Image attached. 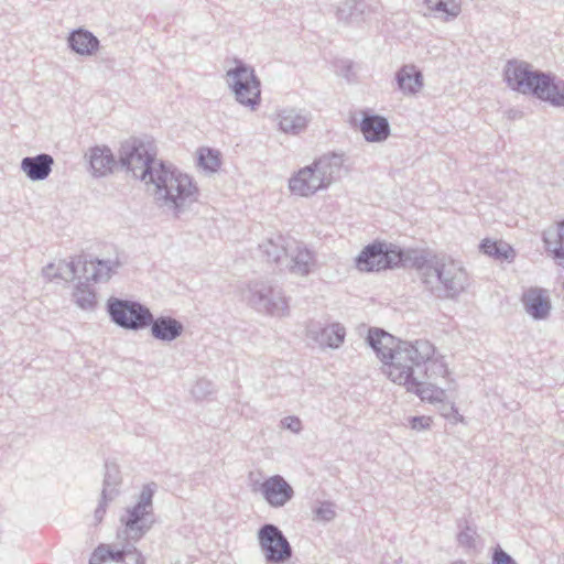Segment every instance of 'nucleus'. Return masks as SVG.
I'll return each mask as SVG.
<instances>
[{
	"mask_svg": "<svg viewBox=\"0 0 564 564\" xmlns=\"http://www.w3.org/2000/svg\"><path fill=\"white\" fill-rule=\"evenodd\" d=\"M367 341L383 362V372L395 384L420 388L425 377H445L448 373L442 360L433 359L435 348L427 340L401 341L376 328L369 330Z\"/></svg>",
	"mask_w": 564,
	"mask_h": 564,
	"instance_id": "f257e3e1",
	"label": "nucleus"
},
{
	"mask_svg": "<svg viewBox=\"0 0 564 564\" xmlns=\"http://www.w3.org/2000/svg\"><path fill=\"white\" fill-rule=\"evenodd\" d=\"M413 259L424 289L436 299L455 300L465 292L468 274L457 261L430 252Z\"/></svg>",
	"mask_w": 564,
	"mask_h": 564,
	"instance_id": "f03ea898",
	"label": "nucleus"
},
{
	"mask_svg": "<svg viewBox=\"0 0 564 564\" xmlns=\"http://www.w3.org/2000/svg\"><path fill=\"white\" fill-rule=\"evenodd\" d=\"M150 183L155 185V199L160 207L175 217L186 212L198 199V188L193 180L171 164L160 162Z\"/></svg>",
	"mask_w": 564,
	"mask_h": 564,
	"instance_id": "7ed1b4c3",
	"label": "nucleus"
},
{
	"mask_svg": "<svg viewBox=\"0 0 564 564\" xmlns=\"http://www.w3.org/2000/svg\"><path fill=\"white\" fill-rule=\"evenodd\" d=\"M158 490V485L153 481L143 485L137 502L128 507L120 517V529L118 538L139 542L154 525L155 514L153 497Z\"/></svg>",
	"mask_w": 564,
	"mask_h": 564,
	"instance_id": "20e7f679",
	"label": "nucleus"
},
{
	"mask_svg": "<svg viewBox=\"0 0 564 564\" xmlns=\"http://www.w3.org/2000/svg\"><path fill=\"white\" fill-rule=\"evenodd\" d=\"M155 155V149L150 141L134 137L121 142L118 152L120 166L145 183L152 181V174L159 169L158 164L161 161H158Z\"/></svg>",
	"mask_w": 564,
	"mask_h": 564,
	"instance_id": "39448f33",
	"label": "nucleus"
},
{
	"mask_svg": "<svg viewBox=\"0 0 564 564\" xmlns=\"http://www.w3.org/2000/svg\"><path fill=\"white\" fill-rule=\"evenodd\" d=\"M232 64L225 75L227 86L239 105L254 111L261 104V80L242 59L234 57Z\"/></svg>",
	"mask_w": 564,
	"mask_h": 564,
	"instance_id": "423d86ee",
	"label": "nucleus"
},
{
	"mask_svg": "<svg viewBox=\"0 0 564 564\" xmlns=\"http://www.w3.org/2000/svg\"><path fill=\"white\" fill-rule=\"evenodd\" d=\"M248 305L258 313L270 316H286L289 303L282 291L269 281H250L242 292Z\"/></svg>",
	"mask_w": 564,
	"mask_h": 564,
	"instance_id": "0eeeda50",
	"label": "nucleus"
},
{
	"mask_svg": "<svg viewBox=\"0 0 564 564\" xmlns=\"http://www.w3.org/2000/svg\"><path fill=\"white\" fill-rule=\"evenodd\" d=\"M110 321L126 330L138 332L151 324V311L138 301L110 296L106 303Z\"/></svg>",
	"mask_w": 564,
	"mask_h": 564,
	"instance_id": "6e6552de",
	"label": "nucleus"
},
{
	"mask_svg": "<svg viewBox=\"0 0 564 564\" xmlns=\"http://www.w3.org/2000/svg\"><path fill=\"white\" fill-rule=\"evenodd\" d=\"M544 72L533 69L532 65L518 59H510L503 68L505 80L512 90L535 97L538 89L542 91Z\"/></svg>",
	"mask_w": 564,
	"mask_h": 564,
	"instance_id": "1a4fd4ad",
	"label": "nucleus"
},
{
	"mask_svg": "<svg viewBox=\"0 0 564 564\" xmlns=\"http://www.w3.org/2000/svg\"><path fill=\"white\" fill-rule=\"evenodd\" d=\"M257 539L267 564H283L292 558L293 549L278 525L264 523L259 528Z\"/></svg>",
	"mask_w": 564,
	"mask_h": 564,
	"instance_id": "9d476101",
	"label": "nucleus"
},
{
	"mask_svg": "<svg viewBox=\"0 0 564 564\" xmlns=\"http://www.w3.org/2000/svg\"><path fill=\"white\" fill-rule=\"evenodd\" d=\"M75 262L77 264V276L94 282L108 281L112 273L121 267L118 257L108 260L96 259L87 261L85 256H78L75 258Z\"/></svg>",
	"mask_w": 564,
	"mask_h": 564,
	"instance_id": "9b49d317",
	"label": "nucleus"
},
{
	"mask_svg": "<svg viewBox=\"0 0 564 564\" xmlns=\"http://www.w3.org/2000/svg\"><path fill=\"white\" fill-rule=\"evenodd\" d=\"M289 187L293 194L307 197L319 189L327 188L328 184L313 162L311 165L301 169L290 178Z\"/></svg>",
	"mask_w": 564,
	"mask_h": 564,
	"instance_id": "f8f14e48",
	"label": "nucleus"
},
{
	"mask_svg": "<svg viewBox=\"0 0 564 564\" xmlns=\"http://www.w3.org/2000/svg\"><path fill=\"white\" fill-rule=\"evenodd\" d=\"M264 500L273 508L285 506L293 497L292 486L281 475H273L263 480L259 488Z\"/></svg>",
	"mask_w": 564,
	"mask_h": 564,
	"instance_id": "ddd939ff",
	"label": "nucleus"
},
{
	"mask_svg": "<svg viewBox=\"0 0 564 564\" xmlns=\"http://www.w3.org/2000/svg\"><path fill=\"white\" fill-rule=\"evenodd\" d=\"M286 257L290 258L289 270L291 273L305 276L315 265L314 253L301 241L289 240Z\"/></svg>",
	"mask_w": 564,
	"mask_h": 564,
	"instance_id": "4468645a",
	"label": "nucleus"
},
{
	"mask_svg": "<svg viewBox=\"0 0 564 564\" xmlns=\"http://www.w3.org/2000/svg\"><path fill=\"white\" fill-rule=\"evenodd\" d=\"M422 401H429L436 405L440 414L449 423H466L465 417L458 412L454 402L447 401L445 390H412Z\"/></svg>",
	"mask_w": 564,
	"mask_h": 564,
	"instance_id": "2eb2a0df",
	"label": "nucleus"
},
{
	"mask_svg": "<svg viewBox=\"0 0 564 564\" xmlns=\"http://www.w3.org/2000/svg\"><path fill=\"white\" fill-rule=\"evenodd\" d=\"M276 117L280 130L292 135L303 132L311 121V115L297 108H283L278 111Z\"/></svg>",
	"mask_w": 564,
	"mask_h": 564,
	"instance_id": "dca6fc26",
	"label": "nucleus"
},
{
	"mask_svg": "<svg viewBox=\"0 0 564 564\" xmlns=\"http://www.w3.org/2000/svg\"><path fill=\"white\" fill-rule=\"evenodd\" d=\"M54 165V159L47 153L25 156L21 161V170L33 182L44 181L48 177Z\"/></svg>",
	"mask_w": 564,
	"mask_h": 564,
	"instance_id": "f3484780",
	"label": "nucleus"
},
{
	"mask_svg": "<svg viewBox=\"0 0 564 564\" xmlns=\"http://www.w3.org/2000/svg\"><path fill=\"white\" fill-rule=\"evenodd\" d=\"M149 327L152 337L158 340L169 343L178 338L184 332V326L180 321L171 316H160L154 318L152 313L151 324Z\"/></svg>",
	"mask_w": 564,
	"mask_h": 564,
	"instance_id": "a211bd4d",
	"label": "nucleus"
},
{
	"mask_svg": "<svg viewBox=\"0 0 564 564\" xmlns=\"http://www.w3.org/2000/svg\"><path fill=\"white\" fill-rule=\"evenodd\" d=\"M359 129L368 142H382L390 135L388 120L379 115L365 112Z\"/></svg>",
	"mask_w": 564,
	"mask_h": 564,
	"instance_id": "6ab92c4d",
	"label": "nucleus"
},
{
	"mask_svg": "<svg viewBox=\"0 0 564 564\" xmlns=\"http://www.w3.org/2000/svg\"><path fill=\"white\" fill-rule=\"evenodd\" d=\"M424 256V251L417 250H402L395 245H387L382 249V269H392L394 267H411L415 268L414 259Z\"/></svg>",
	"mask_w": 564,
	"mask_h": 564,
	"instance_id": "aec40b11",
	"label": "nucleus"
},
{
	"mask_svg": "<svg viewBox=\"0 0 564 564\" xmlns=\"http://www.w3.org/2000/svg\"><path fill=\"white\" fill-rule=\"evenodd\" d=\"M522 302L525 312L534 319H544L551 311V302L545 291L542 289H530L524 292Z\"/></svg>",
	"mask_w": 564,
	"mask_h": 564,
	"instance_id": "412c9836",
	"label": "nucleus"
},
{
	"mask_svg": "<svg viewBox=\"0 0 564 564\" xmlns=\"http://www.w3.org/2000/svg\"><path fill=\"white\" fill-rule=\"evenodd\" d=\"M69 48L82 56H93L99 50V40L91 32L85 29H77L67 37Z\"/></svg>",
	"mask_w": 564,
	"mask_h": 564,
	"instance_id": "4be33fe9",
	"label": "nucleus"
},
{
	"mask_svg": "<svg viewBox=\"0 0 564 564\" xmlns=\"http://www.w3.org/2000/svg\"><path fill=\"white\" fill-rule=\"evenodd\" d=\"M542 240L558 265L564 267V219L543 231Z\"/></svg>",
	"mask_w": 564,
	"mask_h": 564,
	"instance_id": "5701e85b",
	"label": "nucleus"
},
{
	"mask_svg": "<svg viewBox=\"0 0 564 564\" xmlns=\"http://www.w3.org/2000/svg\"><path fill=\"white\" fill-rule=\"evenodd\" d=\"M395 83L404 95H415L423 87V74L413 64L403 65L395 73Z\"/></svg>",
	"mask_w": 564,
	"mask_h": 564,
	"instance_id": "b1692460",
	"label": "nucleus"
},
{
	"mask_svg": "<svg viewBox=\"0 0 564 564\" xmlns=\"http://www.w3.org/2000/svg\"><path fill=\"white\" fill-rule=\"evenodd\" d=\"M543 80L542 91L538 89L535 97L553 107H564V80L556 79L551 73H545Z\"/></svg>",
	"mask_w": 564,
	"mask_h": 564,
	"instance_id": "393cba45",
	"label": "nucleus"
},
{
	"mask_svg": "<svg viewBox=\"0 0 564 564\" xmlns=\"http://www.w3.org/2000/svg\"><path fill=\"white\" fill-rule=\"evenodd\" d=\"M383 242H373L362 249L356 258V265L360 271H380L382 269V249Z\"/></svg>",
	"mask_w": 564,
	"mask_h": 564,
	"instance_id": "a878e982",
	"label": "nucleus"
},
{
	"mask_svg": "<svg viewBox=\"0 0 564 564\" xmlns=\"http://www.w3.org/2000/svg\"><path fill=\"white\" fill-rule=\"evenodd\" d=\"M323 178L328 186L340 178L344 167V158L340 154L332 153L321 156L314 161Z\"/></svg>",
	"mask_w": 564,
	"mask_h": 564,
	"instance_id": "bb28decb",
	"label": "nucleus"
},
{
	"mask_svg": "<svg viewBox=\"0 0 564 564\" xmlns=\"http://www.w3.org/2000/svg\"><path fill=\"white\" fill-rule=\"evenodd\" d=\"M90 166L95 176H105L112 172L116 165L115 156L107 147H95L90 150Z\"/></svg>",
	"mask_w": 564,
	"mask_h": 564,
	"instance_id": "cd10ccee",
	"label": "nucleus"
},
{
	"mask_svg": "<svg viewBox=\"0 0 564 564\" xmlns=\"http://www.w3.org/2000/svg\"><path fill=\"white\" fill-rule=\"evenodd\" d=\"M429 14L444 21L455 19L460 13V0H424Z\"/></svg>",
	"mask_w": 564,
	"mask_h": 564,
	"instance_id": "c85d7f7f",
	"label": "nucleus"
},
{
	"mask_svg": "<svg viewBox=\"0 0 564 564\" xmlns=\"http://www.w3.org/2000/svg\"><path fill=\"white\" fill-rule=\"evenodd\" d=\"M346 330L339 323L325 326L319 334H311L321 347L338 348L345 339Z\"/></svg>",
	"mask_w": 564,
	"mask_h": 564,
	"instance_id": "c756f323",
	"label": "nucleus"
},
{
	"mask_svg": "<svg viewBox=\"0 0 564 564\" xmlns=\"http://www.w3.org/2000/svg\"><path fill=\"white\" fill-rule=\"evenodd\" d=\"M42 273L43 276L50 281L57 278L65 281L74 280L77 278V264L75 262V258L70 261H61L57 264V268L54 263H48L43 268Z\"/></svg>",
	"mask_w": 564,
	"mask_h": 564,
	"instance_id": "7c9ffc66",
	"label": "nucleus"
},
{
	"mask_svg": "<svg viewBox=\"0 0 564 564\" xmlns=\"http://www.w3.org/2000/svg\"><path fill=\"white\" fill-rule=\"evenodd\" d=\"M289 240H292V238L278 235L274 238H269L259 247L267 256L269 261L280 262L283 256L286 257L289 250Z\"/></svg>",
	"mask_w": 564,
	"mask_h": 564,
	"instance_id": "2f4dec72",
	"label": "nucleus"
},
{
	"mask_svg": "<svg viewBox=\"0 0 564 564\" xmlns=\"http://www.w3.org/2000/svg\"><path fill=\"white\" fill-rule=\"evenodd\" d=\"M122 477L118 464L115 462H105V475L102 481L101 492H106L112 498H117L120 494L119 486L121 485Z\"/></svg>",
	"mask_w": 564,
	"mask_h": 564,
	"instance_id": "473e14b6",
	"label": "nucleus"
},
{
	"mask_svg": "<svg viewBox=\"0 0 564 564\" xmlns=\"http://www.w3.org/2000/svg\"><path fill=\"white\" fill-rule=\"evenodd\" d=\"M479 248L485 254L497 260H509L514 257V251L511 246L503 241L484 239Z\"/></svg>",
	"mask_w": 564,
	"mask_h": 564,
	"instance_id": "72a5a7b5",
	"label": "nucleus"
},
{
	"mask_svg": "<svg viewBox=\"0 0 564 564\" xmlns=\"http://www.w3.org/2000/svg\"><path fill=\"white\" fill-rule=\"evenodd\" d=\"M459 532L456 540L459 546L467 550L476 549V539L478 538L476 525L471 524L468 519H459L457 521Z\"/></svg>",
	"mask_w": 564,
	"mask_h": 564,
	"instance_id": "f704fd0d",
	"label": "nucleus"
},
{
	"mask_svg": "<svg viewBox=\"0 0 564 564\" xmlns=\"http://www.w3.org/2000/svg\"><path fill=\"white\" fill-rule=\"evenodd\" d=\"M73 300L76 305L83 310L91 311L95 308L96 294L88 283L79 282L73 292Z\"/></svg>",
	"mask_w": 564,
	"mask_h": 564,
	"instance_id": "c9c22d12",
	"label": "nucleus"
},
{
	"mask_svg": "<svg viewBox=\"0 0 564 564\" xmlns=\"http://www.w3.org/2000/svg\"><path fill=\"white\" fill-rule=\"evenodd\" d=\"M95 556L99 557V560L104 562L110 560L117 563L127 564L124 560V552L106 543H100L95 549Z\"/></svg>",
	"mask_w": 564,
	"mask_h": 564,
	"instance_id": "e433bc0d",
	"label": "nucleus"
},
{
	"mask_svg": "<svg viewBox=\"0 0 564 564\" xmlns=\"http://www.w3.org/2000/svg\"><path fill=\"white\" fill-rule=\"evenodd\" d=\"M198 164L207 171L215 172L220 165L218 152L212 149H202L198 155Z\"/></svg>",
	"mask_w": 564,
	"mask_h": 564,
	"instance_id": "4c0bfd02",
	"label": "nucleus"
},
{
	"mask_svg": "<svg viewBox=\"0 0 564 564\" xmlns=\"http://www.w3.org/2000/svg\"><path fill=\"white\" fill-rule=\"evenodd\" d=\"M124 541V544L122 545V547H120V550L124 552V560L127 557H133L134 564H147L145 557L143 556L141 551H139L134 545L137 542L129 540Z\"/></svg>",
	"mask_w": 564,
	"mask_h": 564,
	"instance_id": "58836bf2",
	"label": "nucleus"
},
{
	"mask_svg": "<svg viewBox=\"0 0 564 564\" xmlns=\"http://www.w3.org/2000/svg\"><path fill=\"white\" fill-rule=\"evenodd\" d=\"M116 498L110 497V495L108 496L106 492H101L98 506L94 511L95 525H98L102 522L109 502L113 501Z\"/></svg>",
	"mask_w": 564,
	"mask_h": 564,
	"instance_id": "ea45409f",
	"label": "nucleus"
},
{
	"mask_svg": "<svg viewBox=\"0 0 564 564\" xmlns=\"http://www.w3.org/2000/svg\"><path fill=\"white\" fill-rule=\"evenodd\" d=\"M315 517L323 521H332L335 516L334 503L329 501L322 502L316 509H314Z\"/></svg>",
	"mask_w": 564,
	"mask_h": 564,
	"instance_id": "a19ab883",
	"label": "nucleus"
},
{
	"mask_svg": "<svg viewBox=\"0 0 564 564\" xmlns=\"http://www.w3.org/2000/svg\"><path fill=\"white\" fill-rule=\"evenodd\" d=\"M409 426L414 431H425L430 430L432 426L431 416L420 415V416H410L408 419Z\"/></svg>",
	"mask_w": 564,
	"mask_h": 564,
	"instance_id": "79ce46f5",
	"label": "nucleus"
},
{
	"mask_svg": "<svg viewBox=\"0 0 564 564\" xmlns=\"http://www.w3.org/2000/svg\"><path fill=\"white\" fill-rule=\"evenodd\" d=\"M491 564H517V562L500 545H497L492 551Z\"/></svg>",
	"mask_w": 564,
	"mask_h": 564,
	"instance_id": "37998d69",
	"label": "nucleus"
},
{
	"mask_svg": "<svg viewBox=\"0 0 564 564\" xmlns=\"http://www.w3.org/2000/svg\"><path fill=\"white\" fill-rule=\"evenodd\" d=\"M281 426L294 433H299L302 430V422L297 416L290 415L281 420Z\"/></svg>",
	"mask_w": 564,
	"mask_h": 564,
	"instance_id": "c03bdc74",
	"label": "nucleus"
},
{
	"mask_svg": "<svg viewBox=\"0 0 564 564\" xmlns=\"http://www.w3.org/2000/svg\"><path fill=\"white\" fill-rule=\"evenodd\" d=\"M337 18L341 21H345L347 23H352L357 20V15L354 12L347 13L346 8H338L337 9Z\"/></svg>",
	"mask_w": 564,
	"mask_h": 564,
	"instance_id": "a18cd8bd",
	"label": "nucleus"
},
{
	"mask_svg": "<svg viewBox=\"0 0 564 564\" xmlns=\"http://www.w3.org/2000/svg\"><path fill=\"white\" fill-rule=\"evenodd\" d=\"M354 64L350 61L343 62L340 73L341 75L347 78L349 82L352 80L351 74H352Z\"/></svg>",
	"mask_w": 564,
	"mask_h": 564,
	"instance_id": "49530a36",
	"label": "nucleus"
},
{
	"mask_svg": "<svg viewBox=\"0 0 564 564\" xmlns=\"http://www.w3.org/2000/svg\"><path fill=\"white\" fill-rule=\"evenodd\" d=\"M101 563H104V561H100L99 557L95 556V551H94L89 558V564H101Z\"/></svg>",
	"mask_w": 564,
	"mask_h": 564,
	"instance_id": "de8ad7c7",
	"label": "nucleus"
},
{
	"mask_svg": "<svg viewBox=\"0 0 564 564\" xmlns=\"http://www.w3.org/2000/svg\"><path fill=\"white\" fill-rule=\"evenodd\" d=\"M451 564H467L464 560H456L452 562Z\"/></svg>",
	"mask_w": 564,
	"mask_h": 564,
	"instance_id": "09e8293b",
	"label": "nucleus"
},
{
	"mask_svg": "<svg viewBox=\"0 0 564 564\" xmlns=\"http://www.w3.org/2000/svg\"><path fill=\"white\" fill-rule=\"evenodd\" d=\"M519 408V403H514V408H510L511 410H517Z\"/></svg>",
	"mask_w": 564,
	"mask_h": 564,
	"instance_id": "8fccbe9b",
	"label": "nucleus"
},
{
	"mask_svg": "<svg viewBox=\"0 0 564 564\" xmlns=\"http://www.w3.org/2000/svg\"><path fill=\"white\" fill-rule=\"evenodd\" d=\"M427 388H437L436 384H433V383H429V387Z\"/></svg>",
	"mask_w": 564,
	"mask_h": 564,
	"instance_id": "3c124183",
	"label": "nucleus"
},
{
	"mask_svg": "<svg viewBox=\"0 0 564 564\" xmlns=\"http://www.w3.org/2000/svg\"><path fill=\"white\" fill-rule=\"evenodd\" d=\"M199 391L203 392V395H206V392L204 389H200Z\"/></svg>",
	"mask_w": 564,
	"mask_h": 564,
	"instance_id": "603ef678",
	"label": "nucleus"
},
{
	"mask_svg": "<svg viewBox=\"0 0 564 564\" xmlns=\"http://www.w3.org/2000/svg\"><path fill=\"white\" fill-rule=\"evenodd\" d=\"M199 391L203 392V395H206V392L204 389H200Z\"/></svg>",
	"mask_w": 564,
	"mask_h": 564,
	"instance_id": "864d4df0",
	"label": "nucleus"
}]
</instances>
